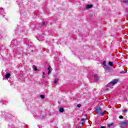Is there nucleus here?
<instances>
[{
	"instance_id": "25",
	"label": "nucleus",
	"mask_w": 128,
	"mask_h": 128,
	"mask_svg": "<svg viewBox=\"0 0 128 128\" xmlns=\"http://www.w3.org/2000/svg\"><path fill=\"white\" fill-rule=\"evenodd\" d=\"M100 128H104V126H100Z\"/></svg>"
},
{
	"instance_id": "19",
	"label": "nucleus",
	"mask_w": 128,
	"mask_h": 128,
	"mask_svg": "<svg viewBox=\"0 0 128 128\" xmlns=\"http://www.w3.org/2000/svg\"><path fill=\"white\" fill-rule=\"evenodd\" d=\"M121 74H126V71H122Z\"/></svg>"
},
{
	"instance_id": "15",
	"label": "nucleus",
	"mask_w": 128,
	"mask_h": 128,
	"mask_svg": "<svg viewBox=\"0 0 128 128\" xmlns=\"http://www.w3.org/2000/svg\"><path fill=\"white\" fill-rule=\"evenodd\" d=\"M122 112H128V110L126 109L123 110H122Z\"/></svg>"
},
{
	"instance_id": "10",
	"label": "nucleus",
	"mask_w": 128,
	"mask_h": 128,
	"mask_svg": "<svg viewBox=\"0 0 128 128\" xmlns=\"http://www.w3.org/2000/svg\"><path fill=\"white\" fill-rule=\"evenodd\" d=\"M81 122H82V125L84 126V118H82Z\"/></svg>"
},
{
	"instance_id": "24",
	"label": "nucleus",
	"mask_w": 128,
	"mask_h": 128,
	"mask_svg": "<svg viewBox=\"0 0 128 128\" xmlns=\"http://www.w3.org/2000/svg\"><path fill=\"white\" fill-rule=\"evenodd\" d=\"M44 24H45L44 22H42V26H44Z\"/></svg>"
},
{
	"instance_id": "1",
	"label": "nucleus",
	"mask_w": 128,
	"mask_h": 128,
	"mask_svg": "<svg viewBox=\"0 0 128 128\" xmlns=\"http://www.w3.org/2000/svg\"><path fill=\"white\" fill-rule=\"evenodd\" d=\"M120 125L121 126V128H124L128 126V122H121Z\"/></svg>"
},
{
	"instance_id": "7",
	"label": "nucleus",
	"mask_w": 128,
	"mask_h": 128,
	"mask_svg": "<svg viewBox=\"0 0 128 128\" xmlns=\"http://www.w3.org/2000/svg\"><path fill=\"white\" fill-rule=\"evenodd\" d=\"M102 111V109L100 108H96V112H100Z\"/></svg>"
},
{
	"instance_id": "20",
	"label": "nucleus",
	"mask_w": 128,
	"mask_h": 128,
	"mask_svg": "<svg viewBox=\"0 0 128 128\" xmlns=\"http://www.w3.org/2000/svg\"><path fill=\"white\" fill-rule=\"evenodd\" d=\"M77 106H78V108H80V106H82V104H78Z\"/></svg>"
},
{
	"instance_id": "18",
	"label": "nucleus",
	"mask_w": 128,
	"mask_h": 128,
	"mask_svg": "<svg viewBox=\"0 0 128 128\" xmlns=\"http://www.w3.org/2000/svg\"><path fill=\"white\" fill-rule=\"evenodd\" d=\"M40 98H41L44 99V95H40Z\"/></svg>"
},
{
	"instance_id": "5",
	"label": "nucleus",
	"mask_w": 128,
	"mask_h": 128,
	"mask_svg": "<svg viewBox=\"0 0 128 128\" xmlns=\"http://www.w3.org/2000/svg\"><path fill=\"white\" fill-rule=\"evenodd\" d=\"M52 68V67L50 66H48V74H50V70Z\"/></svg>"
},
{
	"instance_id": "26",
	"label": "nucleus",
	"mask_w": 128,
	"mask_h": 128,
	"mask_svg": "<svg viewBox=\"0 0 128 128\" xmlns=\"http://www.w3.org/2000/svg\"><path fill=\"white\" fill-rule=\"evenodd\" d=\"M42 74H46V73L44 72H42Z\"/></svg>"
},
{
	"instance_id": "14",
	"label": "nucleus",
	"mask_w": 128,
	"mask_h": 128,
	"mask_svg": "<svg viewBox=\"0 0 128 128\" xmlns=\"http://www.w3.org/2000/svg\"><path fill=\"white\" fill-rule=\"evenodd\" d=\"M0 14H2V12H4V8H0Z\"/></svg>"
},
{
	"instance_id": "13",
	"label": "nucleus",
	"mask_w": 128,
	"mask_h": 128,
	"mask_svg": "<svg viewBox=\"0 0 128 128\" xmlns=\"http://www.w3.org/2000/svg\"><path fill=\"white\" fill-rule=\"evenodd\" d=\"M94 78L96 80H98V76H96V75H94Z\"/></svg>"
},
{
	"instance_id": "11",
	"label": "nucleus",
	"mask_w": 128,
	"mask_h": 128,
	"mask_svg": "<svg viewBox=\"0 0 128 128\" xmlns=\"http://www.w3.org/2000/svg\"><path fill=\"white\" fill-rule=\"evenodd\" d=\"M32 68H34V70H35L36 72V70H38V68H36V66L34 65L33 66Z\"/></svg>"
},
{
	"instance_id": "16",
	"label": "nucleus",
	"mask_w": 128,
	"mask_h": 128,
	"mask_svg": "<svg viewBox=\"0 0 128 128\" xmlns=\"http://www.w3.org/2000/svg\"><path fill=\"white\" fill-rule=\"evenodd\" d=\"M100 114L101 116H104V114H106V113H104V112H101Z\"/></svg>"
},
{
	"instance_id": "9",
	"label": "nucleus",
	"mask_w": 128,
	"mask_h": 128,
	"mask_svg": "<svg viewBox=\"0 0 128 128\" xmlns=\"http://www.w3.org/2000/svg\"><path fill=\"white\" fill-rule=\"evenodd\" d=\"M60 112H64V108H60Z\"/></svg>"
},
{
	"instance_id": "22",
	"label": "nucleus",
	"mask_w": 128,
	"mask_h": 128,
	"mask_svg": "<svg viewBox=\"0 0 128 128\" xmlns=\"http://www.w3.org/2000/svg\"><path fill=\"white\" fill-rule=\"evenodd\" d=\"M119 118H120V119L124 118V116H119Z\"/></svg>"
},
{
	"instance_id": "2",
	"label": "nucleus",
	"mask_w": 128,
	"mask_h": 128,
	"mask_svg": "<svg viewBox=\"0 0 128 128\" xmlns=\"http://www.w3.org/2000/svg\"><path fill=\"white\" fill-rule=\"evenodd\" d=\"M118 80H114L111 81L108 84V86H110V84H112V86H114L116 84L118 83Z\"/></svg>"
},
{
	"instance_id": "6",
	"label": "nucleus",
	"mask_w": 128,
	"mask_h": 128,
	"mask_svg": "<svg viewBox=\"0 0 128 128\" xmlns=\"http://www.w3.org/2000/svg\"><path fill=\"white\" fill-rule=\"evenodd\" d=\"M10 76V74H7L5 75V78H6L7 79L9 78Z\"/></svg>"
},
{
	"instance_id": "17",
	"label": "nucleus",
	"mask_w": 128,
	"mask_h": 128,
	"mask_svg": "<svg viewBox=\"0 0 128 128\" xmlns=\"http://www.w3.org/2000/svg\"><path fill=\"white\" fill-rule=\"evenodd\" d=\"M106 70H110V67H106Z\"/></svg>"
},
{
	"instance_id": "8",
	"label": "nucleus",
	"mask_w": 128,
	"mask_h": 128,
	"mask_svg": "<svg viewBox=\"0 0 128 128\" xmlns=\"http://www.w3.org/2000/svg\"><path fill=\"white\" fill-rule=\"evenodd\" d=\"M108 64H109L110 66H114V62H109Z\"/></svg>"
},
{
	"instance_id": "4",
	"label": "nucleus",
	"mask_w": 128,
	"mask_h": 128,
	"mask_svg": "<svg viewBox=\"0 0 128 128\" xmlns=\"http://www.w3.org/2000/svg\"><path fill=\"white\" fill-rule=\"evenodd\" d=\"M92 8V4H88L86 6V8Z\"/></svg>"
},
{
	"instance_id": "3",
	"label": "nucleus",
	"mask_w": 128,
	"mask_h": 128,
	"mask_svg": "<svg viewBox=\"0 0 128 128\" xmlns=\"http://www.w3.org/2000/svg\"><path fill=\"white\" fill-rule=\"evenodd\" d=\"M114 126V123H111L110 124H108V128H112Z\"/></svg>"
},
{
	"instance_id": "21",
	"label": "nucleus",
	"mask_w": 128,
	"mask_h": 128,
	"mask_svg": "<svg viewBox=\"0 0 128 128\" xmlns=\"http://www.w3.org/2000/svg\"><path fill=\"white\" fill-rule=\"evenodd\" d=\"M122 2H124V4H126V2H128V0H123Z\"/></svg>"
},
{
	"instance_id": "23",
	"label": "nucleus",
	"mask_w": 128,
	"mask_h": 128,
	"mask_svg": "<svg viewBox=\"0 0 128 128\" xmlns=\"http://www.w3.org/2000/svg\"><path fill=\"white\" fill-rule=\"evenodd\" d=\"M103 65L104 66H106V62H103Z\"/></svg>"
},
{
	"instance_id": "12",
	"label": "nucleus",
	"mask_w": 128,
	"mask_h": 128,
	"mask_svg": "<svg viewBox=\"0 0 128 128\" xmlns=\"http://www.w3.org/2000/svg\"><path fill=\"white\" fill-rule=\"evenodd\" d=\"M58 82V78H55L54 81V84H56Z\"/></svg>"
}]
</instances>
